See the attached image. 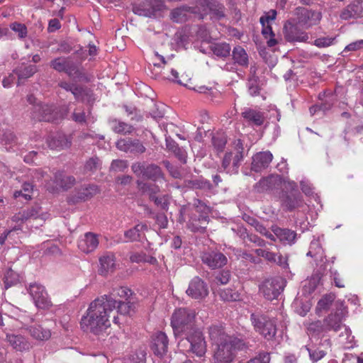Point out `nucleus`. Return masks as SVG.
I'll return each mask as SVG.
<instances>
[{
	"mask_svg": "<svg viewBox=\"0 0 363 363\" xmlns=\"http://www.w3.org/2000/svg\"><path fill=\"white\" fill-rule=\"evenodd\" d=\"M116 308V301L106 295L96 298L82 316L80 325L85 332L99 335L110 327V313Z\"/></svg>",
	"mask_w": 363,
	"mask_h": 363,
	"instance_id": "nucleus-1",
	"label": "nucleus"
},
{
	"mask_svg": "<svg viewBox=\"0 0 363 363\" xmlns=\"http://www.w3.org/2000/svg\"><path fill=\"white\" fill-rule=\"evenodd\" d=\"M209 336L216 346L213 356L214 363H232L236 351L245 347L242 340L228 335L221 327L217 325L209 328Z\"/></svg>",
	"mask_w": 363,
	"mask_h": 363,
	"instance_id": "nucleus-2",
	"label": "nucleus"
},
{
	"mask_svg": "<svg viewBox=\"0 0 363 363\" xmlns=\"http://www.w3.org/2000/svg\"><path fill=\"white\" fill-rule=\"evenodd\" d=\"M347 314V308L342 303H340L334 313H331L324 318V323L326 324L328 331L337 332L343 330L339 335L340 342L345 347L350 348L353 347L354 336L352 335L350 329L342 323Z\"/></svg>",
	"mask_w": 363,
	"mask_h": 363,
	"instance_id": "nucleus-3",
	"label": "nucleus"
},
{
	"mask_svg": "<svg viewBox=\"0 0 363 363\" xmlns=\"http://www.w3.org/2000/svg\"><path fill=\"white\" fill-rule=\"evenodd\" d=\"M196 311L187 308H179L173 313L171 318V325L175 336L186 335L196 329L194 323Z\"/></svg>",
	"mask_w": 363,
	"mask_h": 363,
	"instance_id": "nucleus-4",
	"label": "nucleus"
},
{
	"mask_svg": "<svg viewBox=\"0 0 363 363\" xmlns=\"http://www.w3.org/2000/svg\"><path fill=\"white\" fill-rule=\"evenodd\" d=\"M244 146L240 139L235 140L232 150L227 151L222 160L221 167L228 174H236L244 158Z\"/></svg>",
	"mask_w": 363,
	"mask_h": 363,
	"instance_id": "nucleus-5",
	"label": "nucleus"
},
{
	"mask_svg": "<svg viewBox=\"0 0 363 363\" xmlns=\"http://www.w3.org/2000/svg\"><path fill=\"white\" fill-rule=\"evenodd\" d=\"M133 172L143 179L154 182H166L164 174L160 167L155 164H145V162H135L131 165Z\"/></svg>",
	"mask_w": 363,
	"mask_h": 363,
	"instance_id": "nucleus-6",
	"label": "nucleus"
},
{
	"mask_svg": "<svg viewBox=\"0 0 363 363\" xmlns=\"http://www.w3.org/2000/svg\"><path fill=\"white\" fill-rule=\"evenodd\" d=\"M285 286L284 279L277 277L264 280L259 286V293L267 300L277 298Z\"/></svg>",
	"mask_w": 363,
	"mask_h": 363,
	"instance_id": "nucleus-7",
	"label": "nucleus"
},
{
	"mask_svg": "<svg viewBox=\"0 0 363 363\" xmlns=\"http://www.w3.org/2000/svg\"><path fill=\"white\" fill-rule=\"evenodd\" d=\"M251 320L256 331L267 340L272 339L277 333L275 320L265 315H251Z\"/></svg>",
	"mask_w": 363,
	"mask_h": 363,
	"instance_id": "nucleus-8",
	"label": "nucleus"
},
{
	"mask_svg": "<svg viewBox=\"0 0 363 363\" xmlns=\"http://www.w3.org/2000/svg\"><path fill=\"white\" fill-rule=\"evenodd\" d=\"M30 117L38 121L54 122L57 120L59 113L53 105L43 104L39 101L30 110Z\"/></svg>",
	"mask_w": 363,
	"mask_h": 363,
	"instance_id": "nucleus-9",
	"label": "nucleus"
},
{
	"mask_svg": "<svg viewBox=\"0 0 363 363\" xmlns=\"http://www.w3.org/2000/svg\"><path fill=\"white\" fill-rule=\"evenodd\" d=\"M50 67L59 72H65L69 77L81 79L84 77V74L76 64L67 57L55 58L50 62Z\"/></svg>",
	"mask_w": 363,
	"mask_h": 363,
	"instance_id": "nucleus-10",
	"label": "nucleus"
},
{
	"mask_svg": "<svg viewBox=\"0 0 363 363\" xmlns=\"http://www.w3.org/2000/svg\"><path fill=\"white\" fill-rule=\"evenodd\" d=\"M185 335L186 340L190 345L188 352H192L199 357L204 356L207 350V345L202 332L196 328Z\"/></svg>",
	"mask_w": 363,
	"mask_h": 363,
	"instance_id": "nucleus-11",
	"label": "nucleus"
},
{
	"mask_svg": "<svg viewBox=\"0 0 363 363\" xmlns=\"http://www.w3.org/2000/svg\"><path fill=\"white\" fill-rule=\"evenodd\" d=\"M199 13L201 16L209 11L211 18L214 21H219L225 18V8L223 4L216 0H197Z\"/></svg>",
	"mask_w": 363,
	"mask_h": 363,
	"instance_id": "nucleus-12",
	"label": "nucleus"
},
{
	"mask_svg": "<svg viewBox=\"0 0 363 363\" xmlns=\"http://www.w3.org/2000/svg\"><path fill=\"white\" fill-rule=\"evenodd\" d=\"M322 18L320 11L298 8L297 9V24L306 29L318 25Z\"/></svg>",
	"mask_w": 363,
	"mask_h": 363,
	"instance_id": "nucleus-13",
	"label": "nucleus"
},
{
	"mask_svg": "<svg viewBox=\"0 0 363 363\" xmlns=\"http://www.w3.org/2000/svg\"><path fill=\"white\" fill-rule=\"evenodd\" d=\"M75 184V178L73 176H67L63 172L57 171L55 173L54 180L49 181L46 184L47 189L55 193L60 189L67 190Z\"/></svg>",
	"mask_w": 363,
	"mask_h": 363,
	"instance_id": "nucleus-14",
	"label": "nucleus"
},
{
	"mask_svg": "<svg viewBox=\"0 0 363 363\" xmlns=\"http://www.w3.org/2000/svg\"><path fill=\"white\" fill-rule=\"evenodd\" d=\"M299 25L292 23L290 21L285 23L284 26V34L286 41L291 43H306L309 39L308 33L301 30Z\"/></svg>",
	"mask_w": 363,
	"mask_h": 363,
	"instance_id": "nucleus-15",
	"label": "nucleus"
},
{
	"mask_svg": "<svg viewBox=\"0 0 363 363\" xmlns=\"http://www.w3.org/2000/svg\"><path fill=\"white\" fill-rule=\"evenodd\" d=\"M202 262L212 269H219L228 262L226 256L216 250H208L201 255Z\"/></svg>",
	"mask_w": 363,
	"mask_h": 363,
	"instance_id": "nucleus-16",
	"label": "nucleus"
},
{
	"mask_svg": "<svg viewBox=\"0 0 363 363\" xmlns=\"http://www.w3.org/2000/svg\"><path fill=\"white\" fill-rule=\"evenodd\" d=\"M186 293L194 299H203L208 295V286L200 277H195L189 282Z\"/></svg>",
	"mask_w": 363,
	"mask_h": 363,
	"instance_id": "nucleus-17",
	"label": "nucleus"
},
{
	"mask_svg": "<svg viewBox=\"0 0 363 363\" xmlns=\"http://www.w3.org/2000/svg\"><path fill=\"white\" fill-rule=\"evenodd\" d=\"M280 202L281 208L288 211H292L303 205V200L298 191L282 193Z\"/></svg>",
	"mask_w": 363,
	"mask_h": 363,
	"instance_id": "nucleus-18",
	"label": "nucleus"
},
{
	"mask_svg": "<svg viewBox=\"0 0 363 363\" xmlns=\"http://www.w3.org/2000/svg\"><path fill=\"white\" fill-rule=\"evenodd\" d=\"M116 147L125 152L141 155L146 151L145 147L138 139L122 138L116 142Z\"/></svg>",
	"mask_w": 363,
	"mask_h": 363,
	"instance_id": "nucleus-19",
	"label": "nucleus"
},
{
	"mask_svg": "<svg viewBox=\"0 0 363 363\" xmlns=\"http://www.w3.org/2000/svg\"><path fill=\"white\" fill-rule=\"evenodd\" d=\"M259 232L272 240H275L277 238L280 241L288 243L293 242L296 238V232L290 228H272V233H268L267 228H259Z\"/></svg>",
	"mask_w": 363,
	"mask_h": 363,
	"instance_id": "nucleus-20",
	"label": "nucleus"
},
{
	"mask_svg": "<svg viewBox=\"0 0 363 363\" xmlns=\"http://www.w3.org/2000/svg\"><path fill=\"white\" fill-rule=\"evenodd\" d=\"M29 294L38 308H46L50 306L48 294L42 285L38 284H30Z\"/></svg>",
	"mask_w": 363,
	"mask_h": 363,
	"instance_id": "nucleus-21",
	"label": "nucleus"
},
{
	"mask_svg": "<svg viewBox=\"0 0 363 363\" xmlns=\"http://www.w3.org/2000/svg\"><path fill=\"white\" fill-rule=\"evenodd\" d=\"M100 192L99 186L94 184H84L76 189L71 201L74 203L85 201L91 199Z\"/></svg>",
	"mask_w": 363,
	"mask_h": 363,
	"instance_id": "nucleus-22",
	"label": "nucleus"
},
{
	"mask_svg": "<svg viewBox=\"0 0 363 363\" xmlns=\"http://www.w3.org/2000/svg\"><path fill=\"white\" fill-rule=\"evenodd\" d=\"M164 4L161 0H149L134 9L135 13L140 16L151 17L156 15L157 11H162Z\"/></svg>",
	"mask_w": 363,
	"mask_h": 363,
	"instance_id": "nucleus-23",
	"label": "nucleus"
},
{
	"mask_svg": "<svg viewBox=\"0 0 363 363\" xmlns=\"http://www.w3.org/2000/svg\"><path fill=\"white\" fill-rule=\"evenodd\" d=\"M281 184V180L279 176L270 175L260 179L259 182L255 184L254 189L257 192L262 193L279 189Z\"/></svg>",
	"mask_w": 363,
	"mask_h": 363,
	"instance_id": "nucleus-24",
	"label": "nucleus"
},
{
	"mask_svg": "<svg viewBox=\"0 0 363 363\" xmlns=\"http://www.w3.org/2000/svg\"><path fill=\"white\" fill-rule=\"evenodd\" d=\"M257 256L267 259V261L277 264L283 269L289 268L288 257L269 251L267 249L259 248L255 250Z\"/></svg>",
	"mask_w": 363,
	"mask_h": 363,
	"instance_id": "nucleus-25",
	"label": "nucleus"
},
{
	"mask_svg": "<svg viewBox=\"0 0 363 363\" xmlns=\"http://www.w3.org/2000/svg\"><path fill=\"white\" fill-rule=\"evenodd\" d=\"M272 159L273 155L269 151L257 152L252 157L251 169L259 172L269 165Z\"/></svg>",
	"mask_w": 363,
	"mask_h": 363,
	"instance_id": "nucleus-26",
	"label": "nucleus"
},
{
	"mask_svg": "<svg viewBox=\"0 0 363 363\" xmlns=\"http://www.w3.org/2000/svg\"><path fill=\"white\" fill-rule=\"evenodd\" d=\"M48 147L52 150H61L69 147L72 140L69 137L63 133H56L49 135L46 139Z\"/></svg>",
	"mask_w": 363,
	"mask_h": 363,
	"instance_id": "nucleus-27",
	"label": "nucleus"
},
{
	"mask_svg": "<svg viewBox=\"0 0 363 363\" xmlns=\"http://www.w3.org/2000/svg\"><path fill=\"white\" fill-rule=\"evenodd\" d=\"M362 3L363 0H354L342 11L340 18L347 21L360 17L363 11Z\"/></svg>",
	"mask_w": 363,
	"mask_h": 363,
	"instance_id": "nucleus-28",
	"label": "nucleus"
},
{
	"mask_svg": "<svg viewBox=\"0 0 363 363\" xmlns=\"http://www.w3.org/2000/svg\"><path fill=\"white\" fill-rule=\"evenodd\" d=\"M168 339L163 332H157L152 337V350L155 354L162 356L167 352Z\"/></svg>",
	"mask_w": 363,
	"mask_h": 363,
	"instance_id": "nucleus-29",
	"label": "nucleus"
},
{
	"mask_svg": "<svg viewBox=\"0 0 363 363\" xmlns=\"http://www.w3.org/2000/svg\"><path fill=\"white\" fill-rule=\"evenodd\" d=\"M24 329L26 330L31 337L38 341H46L51 337V331L40 324H33L30 325H24Z\"/></svg>",
	"mask_w": 363,
	"mask_h": 363,
	"instance_id": "nucleus-30",
	"label": "nucleus"
},
{
	"mask_svg": "<svg viewBox=\"0 0 363 363\" xmlns=\"http://www.w3.org/2000/svg\"><path fill=\"white\" fill-rule=\"evenodd\" d=\"M99 245L98 235L94 233H86L78 242L79 248L85 253L94 251Z\"/></svg>",
	"mask_w": 363,
	"mask_h": 363,
	"instance_id": "nucleus-31",
	"label": "nucleus"
},
{
	"mask_svg": "<svg viewBox=\"0 0 363 363\" xmlns=\"http://www.w3.org/2000/svg\"><path fill=\"white\" fill-rule=\"evenodd\" d=\"M6 340L16 351L23 352L31 347L30 341L23 335L16 334H6Z\"/></svg>",
	"mask_w": 363,
	"mask_h": 363,
	"instance_id": "nucleus-32",
	"label": "nucleus"
},
{
	"mask_svg": "<svg viewBox=\"0 0 363 363\" xmlns=\"http://www.w3.org/2000/svg\"><path fill=\"white\" fill-rule=\"evenodd\" d=\"M243 118L251 125L261 126L265 120L264 113L250 108H244L241 113Z\"/></svg>",
	"mask_w": 363,
	"mask_h": 363,
	"instance_id": "nucleus-33",
	"label": "nucleus"
},
{
	"mask_svg": "<svg viewBox=\"0 0 363 363\" xmlns=\"http://www.w3.org/2000/svg\"><path fill=\"white\" fill-rule=\"evenodd\" d=\"M72 119L79 124L94 123L96 118L91 113V107H89L87 112L83 108H76L72 114Z\"/></svg>",
	"mask_w": 363,
	"mask_h": 363,
	"instance_id": "nucleus-34",
	"label": "nucleus"
},
{
	"mask_svg": "<svg viewBox=\"0 0 363 363\" xmlns=\"http://www.w3.org/2000/svg\"><path fill=\"white\" fill-rule=\"evenodd\" d=\"M100 267L99 273L101 275L106 276L110 272H113L115 269V257L113 254L107 253L99 258Z\"/></svg>",
	"mask_w": 363,
	"mask_h": 363,
	"instance_id": "nucleus-35",
	"label": "nucleus"
},
{
	"mask_svg": "<svg viewBox=\"0 0 363 363\" xmlns=\"http://www.w3.org/2000/svg\"><path fill=\"white\" fill-rule=\"evenodd\" d=\"M199 13L198 7L181 6L174 9L172 13V19L175 22H183L187 20L188 13Z\"/></svg>",
	"mask_w": 363,
	"mask_h": 363,
	"instance_id": "nucleus-36",
	"label": "nucleus"
},
{
	"mask_svg": "<svg viewBox=\"0 0 363 363\" xmlns=\"http://www.w3.org/2000/svg\"><path fill=\"white\" fill-rule=\"evenodd\" d=\"M108 123L111 130L116 133L126 135L130 134L134 130L133 125L115 118H109Z\"/></svg>",
	"mask_w": 363,
	"mask_h": 363,
	"instance_id": "nucleus-37",
	"label": "nucleus"
},
{
	"mask_svg": "<svg viewBox=\"0 0 363 363\" xmlns=\"http://www.w3.org/2000/svg\"><path fill=\"white\" fill-rule=\"evenodd\" d=\"M77 94L74 98L82 102L87 104L89 107H91L95 101V97L93 91L86 86L79 85L77 89Z\"/></svg>",
	"mask_w": 363,
	"mask_h": 363,
	"instance_id": "nucleus-38",
	"label": "nucleus"
},
{
	"mask_svg": "<svg viewBox=\"0 0 363 363\" xmlns=\"http://www.w3.org/2000/svg\"><path fill=\"white\" fill-rule=\"evenodd\" d=\"M138 189L143 193L149 196L150 200L151 198L157 195L160 191V186L155 183L145 182L141 180L136 182Z\"/></svg>",
	"mask_w": 363,
	"mask_h": 363,
	"instance_id": "nucleus-39",
	"label": "nucleus"
},
{
	"mask_svg": "<svg viewBox=\"0 0 363 363\" xmlns=\"http://www.w3.org/2000/svg\"><path fill=\"white\" fill-rule=\"evenodd\" d=\"M232 57L235 63L242 67H247L249 64L248 55L245 49L238 45L232 51Z\"/></svg>",
	"mask_w": 363,
	"mask_h": 363,
	"instance_id": "nucleus-40",
	"label": "nucleus"
},
{
	"mask_svg": "<svg viewBox=\"0 0 363 363\" xmlns=\"http://www.w3.org/2000/svg\"><path fill=\"white\" fill-rule=\"evenodd\" d=\"M306 255L313 257L315 261H323L324 252L319 238L311 241Z\"/></svg>",
	"mask_w": 363,
	"mask_h": 363,
	"instance_id": "nucleus-41",
	"label": "nucleus"
},
{
	"mask_svg": "<svg viewBox=\"0 0 363 363\" xmlns=\"http://www.w3.org/2000/svg\"><path fill=\"white\" fill-rule=\"evenodd\" d=\"M321 277V274L318 272L312 274V276L306 281L303 286V293L308 294L313 293L320 284Z\"/></svg>",
	"mask_w": 363,
	"mask_h": 363,
	"instance_id": "nucleus-42",
	"label": "nucleus"
},
{
	"mask_svg": "<svg viewBox=\"0 0 363 363\" xmlns=\"http://www.w3.org/2000/svg\"><path fill=\"white\" fill-rule=\"evenodd\" d=\"M307 330L308 335L311 337H316L320 335L322 333H327L328 329H326V324L324 323V320H316L311 322L308 324L307 327Z\"/></svg>",
	"mask_w": 363,
	"mask_h": 363,
	"instance_id": "nucleus-43",
	"label": "nucleus"
},
{
	"mask_svg": "<svg viewBox=\"0 0 363 363\" xmlns=\"http://www.w3.org/2000/svg\"><path fill=\"white\" fill-rule=\"evenodd\" d=\"M213 53L218 57L225 58L230 56L231 48L228 43H220L211 46Z\"/></svg>",
	"mask_w": 363,
	"mask_h": 363,
	"instance_id": "nucleus-44",
	"label": "nucleus"
},
{
	"mask_svg": "<svg viewBox=\"0 0 363 363\" xmlns=\"http://www.w3.org/2000/svg\"><path fill=\"white\" fill-rule=\"evenodd\" d=\"M14 72L18 75V81H20L21 79H25L32 77L37 72V67L35 65H22L17 67ZM19 84L20 82H18V85Z\"/></svg>",
	"mask_w": 363,
	"mask_h": 363,
	"instance_id": "nucleus-45",
	"label": "nucleus"
},
{
	"mask_svg": "<svg viewBox=\"0 0 363 363\" xmlns=\"http://www.w3.org/2000/svg\"><path fill=\"white\" fill-rule=\"evenodd\" d=\"M263 84L259 78H248L247 86L248 93L251 96H257L261 94Z\"/></svg>",
	"mask_w": 363,
	"mask_h": 363,
	"instance_id": "nucleus-46",
	"label": "nucleus"
},
{
	"mask_svg": "<svg viewBox=\"0 0 363 363\" xmlns=\"http://www.w3.org/2000/svg\"><path fill=\"white\" fill-rule=\"evenodd\" d=\"M4 286L8 289L20 281V276L11 269H7L3 277Z\"/></svg>",
	"mask_w": 363,
	"mask_h": 363,
	"instance_id": "nucleus-47",
	"label": "nucleus"
},
{
	"mask_svg": "<svg viewBox=\"0 0 363 363\" xmlns=\"http://www.w3.org/2000/svg\"><path fill=\"white\" fill-rule=\"evenodd\" d=\"M220 298L225 301H237L240 300V294L233 289L228 288L219 291Z\"/></svg>",
	"mask_w": 363,
	"mask_h": 363,
	"instance_id": "nucleus-48",
	"label": "nucleus"
},
{
	"mask_svg": "<svg viewBox=\"0 0 363 363\" xmlns=\"http://www.w3.org/2000/svg\"><path fill=\"white\" fill-rule=\"evenodd\" d=\"M101 167V161L97 157H91L84 164V172L85 173H94Z\"/></svg>",
	"mask_w": 363,
	"mask_h": 363,
	"instance_id": "nucleus-49",
	"label": "nucleus"
},
{
	"mask_svg": "<svg viewBox=\"0 0 363 363\" xmlns=\"http://www.w3.org/2000/svg\"><path fill=\"white\" fill-rule=\"evenodd\" d=\"M335 299V295L330 294L325 295L321 299H320L316 306V312L318 313H321L323 311L327 310L330 304Z\"/></svg>",
	"mask_w": 363,
	"mask_h": 363,
	"instance_id": "nucleus-50",
	"label": "nucleus"
},
{
	"mask_svg": "<svg viewBox=\"0 0 363 363\" xmlns=\"http://www.w3.org/2000/svg\"><path fill=\"white\" fill-rule=\"evenodd\" d=\"M227 143V138L223 133H216L212 138V143L218 152H223Z\"/></svg>",
	"mask_w": 363,
	"mask_h": 363,
	"instance_id": "nucleus-51",
	"label": "nucleus"
},
{
	"mask_svg": "<svg viewBox=\"0 0 363 363\" xmlns=\"http://www.w3.org/2000/svg\"><path fill=\"white\" fill-rule=\"evenodd\" d=\"M116 305L118 304V312L122 315H130L134 310L133 303L128 301L115 300Z\"/></svg>",
	"mask_w": 363,
	"mask_h": 363,
	"instance_id": "nucleus-52",
	"label": "nucleus"
},
{
	"mask_svg": "<svg viewBox=\"0 0 363 363\" xmlns=\"http://www.w3.org/2000/svg\"><path fill=\"white\" fill-rule=\"evenodd\" d=\"M186 185L192 189H211L212 188V185L210 182L207 180L202 179H195V180H187L186 181Z\"/></svg>",
	"mask_w": 363,
	"mask_h": 363,
	"instance_id": "nucleus-53",
	"label": "nucleus"
},
{
	"mask_svg": "<svg viewBox=\"0 0 363 363\" xmlns=\"http://www.w3.org/2000/svg\"><path fill=\"white\" fill-rule=\"evenodd\" d=\"M10 28L18 34V37L20 39H24L27 37L28 29L25 24L14 22L11 23Z\"/></svg>",
	"mask_w": 363,
	"mask_h": 363,
	"instance_id": "nucleus-54",
	"label": "nucleus"
},
{
	"mask_svg": "<svg viewBox=\"0 0 363 363\" xmlns=\"http://www.w3.org/2000/svg\"><path fill=\"white\" fill-rule=\"evenodd\" d=\"M131 295V291L127 287H119L113 291L111 295H106L107 296L112 297L114 300H116V297L124 298L125 301Z\"/></svg>",
	"mask_w": 363,
	"mask_h": 363,
	"instance_id": "nucleus-55",
	"label": "nucleus"
},
{
	"mask_svg": "<svg viewBox=\"0 0 363 363\" xmlns=\"http://www.w3.org/2000/svg\"><path fill=\"white\" fill-rule=\"evenodd\" d=\"M150 201H152L157 207L163 210L167 209L169 203V196L167 195H163L161 196H157V195H155L151 198Z\"/></svg>",
	"mask_w": 363,
	"mask_h": 363,
	"instance_id": "nucleus-56",
	"label": "nucleus"
},
{
	"mask_svg": "<svg viewBox=\"0 0 363 363\" xmlns=\"http://www.w3.org/2000/svg\"><path fill=\"white\" fill-rule=\"evenodd\" d=\"M335 38L322 37L314 40L313 44L319 48H327L333 44Z\"/></svg>",
	"mask_w": 363,
	"mask_h": 363,
	"instance_id": "nucleus-57",
	"label": "nucleus"
},
{
	"mask_svg": "<svg viewBox=\"0 0 363 363\" xmlns=\"http://www.w3.org/2000/svg\"><path fill=\"white\" fill-rule=\"evenodd\" d=\"M127 167V161L123 160H113L110 166V171L123 172Z\"/></svg>",
	"mask_w": 363,
	"mask_h": 363,
	"instance_id": "nucleus-58",
	"label": "nucleus"
},
{
	"mask_svg": "<svg viewBox=\"0 0 363 363\" xmlns=\"http://www.w3.org/2000/svg\"><path fill=\"white\" fill-rule=\"evenodd\" d=\"M193 205L197 212L206 215L211 211L210 207L200 199H195Z\"/></svg>",
	"mask_w": 363,
	"mask_h": 363,
	"instance_id": "nucleus-59",
	"label": "nucleus"
},
{
	"mask_svg": "<svg viewBox=\"0 0 363 363\" xmlns=\"http://www.w3.org/2000/svg\"><path fill=\"white\" fill-rule=\"evenodd\" d=\"M58 86L67 91H70L74 96L77 94V89L79 85L74 83H69L66 81L59 82Z\"/></svg>",
	"mask_w": 363,
	"mask_h": 363,
	"instance_id": "nucleus-60",
	"label": "nucleus"
},
{
	"mask_svg": "<svg viewBox=\"0 0 363 363\" xmlns=\"http://www.w3.org/2000/svg\"><path fill=\"white\" fill-rule=\"evenodd\" d=\"M140 231L138 228H129L124 233L126 242L137 240L140 238Z\"/></svg>",
	"mask_w": 363,
	"mask_h": 363,
	"instance_id": "nucleus-61",
	"label": "nucleus"
},
{
	"mask_svg": "<svg viewBox=\"0 0 363 363\" xmlns=\"http://www.w3.org/2000/svg\"><path fill=\"white\" fill-rule=\"evenodd\" d=\"M308 351L310 359L313 362H316L318 360L321 359L323 357H324L326 354V352L324 350H311L308 347L306 348Z\"/></svg>",
	"mask_w": 363,
	"mask_h": 363,
	"instance_id": "nucleus-62",
	"label": "nucleus"
},
{
	"mask_svg": "<svg viewBox=\"0 0 363 363\" xmlns=\"http://www.w3.org/2000/svg\"><path fill=\"white\" fill-rule=\"evenodd\" d=\"M150 115L155 120L163 118L164 115V105L155 104L154 109L150 112Z\"/></svg>",
	"mask_w": 363,
	"mask_h": 363,
	"instance_id": "nucleus-63",
	"label": "nucleus"
},
{
	"mask_svg": "<svg viewBox=\"0 0 363 363\" xmlns=\"http://www.w3.org/2000/svg\"><path fill=\"white\" fill-rule=\"evenodd\" d=\"M269 354L266 352L260 353L255 357L250 359L246 363H269Z\"/></svg>",
	"mask_w": 363,
	"mask_h": 363,
	"instance_id": "nucleus-64",
	"label": "nucleus"
}]
</instances>
